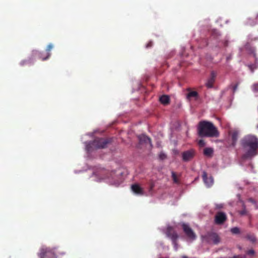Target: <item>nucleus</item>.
Masks as SVG:
<instances>
[{
	"mask_svg": "<svg viewBox=\"0 0 258 258\" xmlns=\"http://www.w3.org/2000/svg\"><path fill=\"white\" fill-rule=\"evenodd\" d=\"M229 258H246V256L242 255H234L233 257H229Z\"/></svg>",
	"mask_w": 258,
	"mask_h": 258,
	"instance_id": "bb28decb",
	"label": "nucleus"
},
{
	"mask_svg": "<svg viewBox=\"0 0 258 258\" xmlns=\"http://www.w3.org/2000/svg\"><path fill=\"white\" fill-rule=\"evenodd\" d=\"M230 134L231 136V138L232 140V142L231 144V145L233 147H234L236 144L237 139H238V132L237 131H234L232 132H231L230 133Z\"/></svg>",
	"mask_w": 258,
	"mask_h": 258,
	"instance_id": "4468645a",
	"label": "nucleus"
},
{
	"mask_svg": "<svg viewBox=\"0 0 258 258\" xmlns=\"http://www.w3.org/2000/svg\"><path fill=\"white\" fill-rule=\"evenodd\" d=\"M122 182L121 180L120 179L119 180H117L116 181H114L113 184H114L116 186H118V185L120 184V183Z\"/></svg>",
	"mask_w": 258,
	"mask_h": 258,
	"instance_id": "c756f323",
	"label": "nucleus"
},
{
	"mask_svg": "<svg viewBox=\"0 0 258 258\" xmlns=\"http://www.w3.org/2000/svg\"><path fill=\"white\" fill-rule=\"evenodd\" d=\"M166 234L168 238L171 239L175 249L177 250L178 249L177 240L178 238V235L177 232L173 229V227L168 226L166 229Z\"/></svg>",
	"mask_w": 258,
	"mask_h": 258,
	"instance_id": "39448f33",
	"label": "nucleus"
},
{
	"mask_svg": "<svg viewBox=\"0 0 258 258\" xmlns=\"http://www.w3.org/2000/svg\"><path fill=\"white\" fill-rule=\"evenodd\" d=\"M228 41H225L224 42V45L225 46H228Z\"/></svg>",
	"mask_w": 258,
	"mask_h": 258,
	"instance_id": "72a5a7b5",
	"label": "nucleus"
},
{
	"mask_svg": "<svg viewBox=\"0 0 258 258\" xmlns=\"http://www.w3.org/2000/svg\"><path fill=\"white\" fill-rule=\"evenodd\" d=\"M159 158H160V159H161L162 160H164L166 158V156L164 153H161L159 154Z\"/></svg>",
	"mask_w": 258,
	"mask_h": 258,
	"instance_id": "393cba45",
	"label": "nucleus"
},
{
	"mask_svg": "<svg viewBox=\"0 0 258 258\" xmlns=\"http://www.w3.org/2000/svg\"><path fill=\"white\" fill-rule=\"evenodd\" d=\"M254 253H255V252H254V250H253V249L249 250L246 252V253L248 255H253L254 254Z\"/></svg>",
	"mask_w": 258,
	"mask_h": 258,
	"instance_id": "cd10ccee",
	"label": "nucleus"
},
{
	"mask_svg": "<svg viewBox=\"0 0 258 258\" xmlns=\"http://www.w3.org/2000/svg\"><path fill=\"white\" fill-rule=\"evenodd\" d=\"M171 176L172 180L173 181V182L176 184H179L180 182L179 179H178L177 176L175 172L174 171H172L171 172Z\"/></svg>",
	"mask_w": 258,
	"mask_h": 258,
	"instance_id": "6ab92c4d",
	"label": "nucleus"
},
{
	"mask_svg": "<svg viewBox=\"0 0 258 258\" xmlns=\"http://www.w3.org/2000/svg\"><path fill=\"white\" fill-rule=\"evenodd\" d=\"M53 47V46L52 44H49L48 45V46L46 48V50L47 51V56L45 57H42V60H45L50 57V56L51 55L50 51L52 49Z\"/></svg>",
	"mask_w": 258,
	"mask_h": 258,
	"instance_id": "dca6fc26",
	"label": "nucleus"
},
{
	"mask_svg": "<svg viewBox=\"0 0 258 258\" xmlns=\"http://www.w3.org/2000/svg\"><path fill=\"white\" fill-rule=\"evenodd\" d=\"M202 177L205 183L207 186L210 187L213 184L214 181L213 177L212 176L208 177L206 172H203Z\"/></svg>",
	"mask_w": 258,
	"mask_h": 258,
	"instance_id": "ddd939ff",
	"label": "nucleus"
},
{
	"mask_svg": "<svg viewBox=\"0 0 258 258\" xmlns=\"http://www.w3.org/2000/svg\"><path fill=\"white\" fill-rule=\"evenodd\" d=\"M198 97V93L197 91H190L187 94V98L190 100L191 98H195L196 99Z\"/></svg>",
	"mask_w": 258,
	"mask_h": 258,
	"instance_id": "f3484780",
	"label": "nucleus"
},
{
	"mask_svg": "<svg viewBox=\"0 0 258 258\" xmlns=\"http://www.w3.org/2000/svg\"><path fill=\"white\" fill-rule=\"evenodd\" d=\"M111 142V139L109 138H97L86 145V149L88 152H91L94 150L105 148Z\"/></svg>",
	"mask_w": 258,
	"mask_h": 258,
	"instance_id": "7ed1b4c3",
	"label": "nucleus"
},
{
	"mask_svg": "<svg viewBox=\"0 0 258 258\" xmlns=\"http://www.w3.org/2000/svg\"><path fill=\"white\" fill-rule=\"evenodd\" d=\"M196 155V151L194 149L185 151L182 153V160L184 162H187L194 158Z\"/></svg>",
	"mask_w": 258,
	"mask_h": 258,
	"instance_id": "6e6552de",
	"label": "nucleus"
},
{
	"mask_svg": "<svg viewBox=\"0 0 258 258\" xmlns=\"http://www.w3.org/2000/svg\"><path fill=\"white\" fill-rule=\"evenodd\" d=\"M246 212H246V210L245 209V208L244 207L243 209L239 212V214L241 215H245L246 214Z\"/></svg>",
	"mask_w": 258,
	"mask_h": 258,
	"instance_id": "a878e982",
	"label": "nucleus"
},
{
	"mask_svg": "<svg viewBox=\"0 0 258 258\" xmlns=\"http://www.w3.org/2000/svg\"><path fill=\"white\" fill-rule=\"evenodd\" d=\"M64 254V252L59 251L57 248L43 247L40 249L39 256L40 258H57L58 256Z\"/></svg>",
	"mask_w": 258,
	"mask_h": 258,
	"instance_id": "20e7f679",
	"label": "nucleus"
},
{
	"mask_svg": "<svg viewBox=\"0 0 258 258\" xmlns=\"http://www.w3.org/2000/svg\"><path fill=\"white\" fill-rule=\"evenodd\" d=\"M246 237L252 242H254L256 241V238L254 235L248 234L246 236Z\"/></svg>",
	"mask_w": 258,
	"mask_h": 258,
	"instance_id": "aec40b11",
	"label": "nucleus"
},
{
	"mask_svg": "<svg viewBox=\"0 0 258 258\" xmlns=\"http://www.w3.org/2000/svg\"><path fill=\"white\" fill-rule=\"evenodd\" d=\"M132 191L136 195L143 196L144 195V191L139 184H134L131 186Z\"/></svg>",
	"mask_w": 258,
	"mask_h": 258,
	"instance_id": "9b49d317",
	"label": "nucleus"
},
{
	"mask_svg": "<svg viewBox=\"0 0 258 258\" xmlns=\"http://www.w3.org/2000/svg\"><path fill=\"white\" fill-rule=\"evenodd\" d=\"M227 220V216L225 213L218 212L215 217V223L217 225L223 224Z\"/></svg>",
	"mask_w": 258,
	"mask_h": 258,
	"instance_id": "1a4fd4ad",
	"label": "nucleus"
},
{
	"mask_svg": "<svg viewBox=\"0 0 258 258\" xmlns=\"http://www.w3.org/2000/svg\"><path fill=\"white\" fill-rule=\"evenodd\" d=\"M138 139L140 144H149L151 147L152 146L151 140L147 136L145 135H140L138 136Z\"/></svg>",
	"mask_w": 258,
	"mask_h": 258,
	"instance_id": "f8f14e48",
	"label": "nucleus"
},
{
	"mask_svg": "<svg viewBox=\"0 0 258 258\" xmlns=\"http://www.w3.org/2000/svg\"><path fill=\"white\" fill-rule=\"evenodd\" d=\"M213 153V150L211 148H206L204 150V154L207 156H211Z\"/></svg>",
	"mask_w": 258,
	"mask_h": 258,
	"instance_id": "a211bd4d",
	"label": "nucleus"
},
{
	"mask_svg": "<svg viewBox=\"0 0 258 258\" xmlns=\"http://www.w3.org/2000/svg\"><path fill=\"white\" fill-rule=\"evenodd\" d=\"M241 144L245 151V153L242 155L243 159H250L257 155L258 140L255 136H245L241 141Z\"/></svg>",
	"mask_w": 258,
	"mask_h": 258,
	"instance_id": "f257e3e1",
	"label": "nucleus"
},
{
	"mask_svg": "<svg viewBox=\"0 0 258 258\" xmlns=\"http://www.w3.org/2000/svg\"><path fill=\"white\" fill-rule=\"evenodd\" d=\"M231 231L232 233L234 234H238L240 232L239 229L237 227H234L231 228Z\"/></svg>",
	"mask_w": 258,
	"mask_h": 258,
	"instance_id": "4be33fe9",
	"label": "nucleus"
},
{
	"mask_svg": "<svg viewBox=\"0 0 258 258\" xmlns=\"http://www.w3.org/2000/svg\"><path fill=\"white\" fill-rule=\"evenodd\" d=\"M153 42L150 41L146 45V48H150L153 46Z\"/></svg>",
	"mask_w": 258,
	"mask_h": 258,
	"instance_id": "c85d7f7f",
	"label": "nucleus"
},
{
	"mask_svg": "<svg viewBox=\"0 0 258 258\" xmlns=\"http://www.w3.org/2000/svg\"><path fill=\"white\" fill-rule=\"evenodd\" d=\"M216 77V73L214 71H212L211 73L210 77L208 79L207 82L206 83V86L208 88H211L213 87L214 83L215 81Z\"/></svg>",
	"mask_w": 258,
	"mask_h": 258,
	"instance_id": "9d476101",
	"label": "nucleus"
},
{
	"mask_svg": "<svg viewBox=\"0 0 258 258\" xmlns=\"http://www.w3.org/2000/svg\"><path fill=\"white\" fill-rule=\"evenodd\" d=\"M198 145L201 147H204L206 145L205 141L203 140H200L198 142Z\"/></svg>",
	"mask_w": 258,
	"mask_h": 258,
	"instance_id": "5701e85b",
	"label": "nucleus"
},
{
	"mask_svg": "<svg viewBox=\"0 0 258 258\" xmlns=\"http://www.w3.org/2000/svg\"><path fill=\"white\" fill-rule=\"evenodd\" d=\"M251 88L253 92H258V83L253 84L251 86Z\"/></svg>",
	"mask_w": 258,
	"mask_h": 258,
	"instance_id": "412c9836",
	"label": "nucleus"
},
{
	"mask_svg": "<svg viewBox=\"0 0 258 258\" xmlns=\"http://www.w3.org/2000/svg\"><path fill=\"white\" fill-rule=\"evenodd\" d=\"M206 240L210 243L217 244L220 242V237L218 235L214 232H209L205 236Z\"/></svg>",
	"mask_w": 258,
	"mask_h": 258,
	"instance_id": "0eeeda50",
	"label": "nucleus"
},
{
	"mask_svg": "<svg viewBox=\"0 0 258 258\" xmlns=\"http://www.w3.org/2000/svg\"><path fill=\"white\" fill-rule=\"evenodd\" d=\"M154 187V184L153 182H151L150 183L149 188V191L151 192Z\"/></svg>",
	"mask_w": 258,
	"mask_h": 258,
	"instance_id": "b1692460",
	"label": "nucleus"
},
{
	"mask_svg": "<svg viewBox=\"0 0 258 258\" xmlns=\"http://www.w3.org/2000/svg\"><path fill=\"white\" fill-rule=\"evenodd\" d=\"M181 226L183 232L189 239L193 240L196 238V235L195 233L188 225L185 223H182L181 224Z\"/></svg>",
	"mask_w": 258,
	"mask_h": 258,
	"instance_id": "423d86ee",
	"label": "nucleus"
},
{
	"mask_svg": "<svg viewBox=\"0 0 258 258\" xmlns=\"http://www.w3.org/2000/svg\"><path fill=\"white\" fill-rule=\"evenodd\" d=\"M159 100L162 104L166 105L169 103L170 98L168 96L164 95L160 97Z\"/></svg>",
	"mask_w": 258,
	"mask_h": 258,
	"instance_id": "2eb2a0df",
	"label": "nucleus"
},
{
	"mask_svg": "<svg viewBox=\"0 0 258 258\" xmlns=\"http://www.w3.org/2000/svg\"><path fill=\"white\" fill-rule=\"evenodd\" d=\"M248 200L249 202H251V203L255 204V201L251 198L249 199Z\"/></svg>",
	"mask_w": 258,
	"mask_h": 258,
	"instance_id": "7c9ffc66",
	"label": "nucleus"
},
{
	"mask_svg": "<svg viewBox=\"0 0 258 258\" xmlns=\"http://www.w3.org/2000/svg\"><path fill=\"white\" fill-rule=\"evenodd\" d=\"M198 135L201 137H218L219 135L217 128L213 123L208 121H200L198 126Z\"/></svg>",
	"mask_w": 258,
	"mask_h": 258,
	"instance_id": "f03ea898",
	"label": "nucleus"
},
{
	"mask_svg": "<svg viewBox=\"0 0 258 258\" xmlns=\"http://www.w3.org/2000/svg\"><path fill=\"white\" fill-rule=\"evenodd\" d=\"M237 86H238V85H237V84H236V85H235L233 87V91H234V92H235V91L236 90L237 88Z\"/></svg>",
	"mask_w": 258,
	"mask_h": 258,
	"instance_id": "473e14b6",
	"label": "nucleus"
},
{
	"mask_svg": "<svg viewBox=\"0 0 258 258\" xmlns=\"http://www.w3.org/2000/svg\"><path fill=\"white\" fill-rule=\"evenodd\" d=\"M182 258H188L186 256H183Z\"/></svg>",
	"mask_w": 258,
	"mask_h": 258,
	"instance_id": "f704fd0d",
	"label": "nucleus"
},
{
	"mask_svg": "<svg viewBox=\"0 0 258 258\" xmlns=\"http://www.w3.org/2000/svg\"><path fill=\"white\" fill-rule=\"evenodd\" d=\"M231 58H232L231 55H228L226 57L227 61H229V60H230L231 59Z\"/></svg>",
	"mask_w": 258,
	"mask_h": 258,
	"instance_id": "2f4dec72",
	"label": "nucleus"
}]
</instances>
